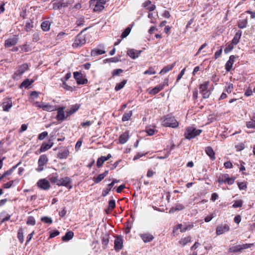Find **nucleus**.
<instances>
[{
    "label": "nucleus",
    "mask_w": 255,
    "mask_h": 255,
    "mask_svg": "<svg viewBox=\"0 0 255 255\" xmlns=\"http://www.w3.org/2000/svg\"><path fill=\"white\" fill-rule=\"evenodd\" d=\"M28 68V65L26 63H24L20 66L17 71L14 74L13 78L15 79L16 77L20 76Z\"/></svg>",
    "instance_id": "nucleus-10"
},
{
    "label": "nucleus",
    "mask_w": 255,
    "mask_h": 255,
    "mask_svg": "<svg viewBox=\"0 0 255 255\" xmlns=\"http://www.w3.org/2000/svg\"><path fill=\"white\" fill-rule=\"evenodd\" d=\"M123 72V70H122V69H115L113 72V73H112L113 76L114 77L115 76L119 75L120 73H122Z\"/></svg>",
    "instance_id": "nucleus-64"
},
{
    "label": "nucleus",
    "mask_w": 255,
    "mask_h": 255,
    "mask_svg": "<svg viewBox=\"0 0 255 255\" xmlns=\"http://www.w3.org/2000/svg\"><path fill=\"white\" fill-rule=\"evenodd\" d=\"M132 114V111H130L128 113H125L123 117H122V121L123 122H126L128 121L130 117H131Z\"/></svg>",
    "instance_id": "nucleus-37"
},
{
    "label": "nucleus",
    "mask_w": 255,
    "mask_h": 255,
    "mask_svg": "<svg viewBox=\"0 0 255 255\" xmlns=\"http://www.w3.org/2000/svg\"><path fill=\"white\" fill-rule=\"evenodd\" d=\"M230 229L229 226L227 224L218 226L216 229L217 234L219 235L228 232Z\"/></svg>",
    "instance_id": "nucleus-14"
},
{
    "label": "nucleus",
    "mask_w": 255,
    "mask_h": 255,
    "mask_svg": "<svg viewBox=\"0 0 255 255\" xmlns=\"http://www.w3.org/2000/svg\"><path fill=\"white\" fill-rule=\"evenodd\" d=\"M209 82H205L200 85V92L202 94L204 99L208 98L211 94V92L208 90Z\"/></svg>",
    "instance_id": "nucleus-4"
},
{
    "label": "nucleus",
    "mask_w": 255,
    "mask_h": 255,
    "mask_svg": "<svg viewBox=\"0 0 255 255\" xmlns=\"http://www.w3.org/2000/svg\"><path fill=\"white\" fill-rule=\"evenodd\" d=\"M247 21L246 20H242L239 22L238 27L240 28H244L246 27Z\"/></svg>",
    "instance_id": "nucleus-59"
},
{
    "label": "nucleus",
    "mask_w": 255,
    "mask_h": 255,
    "mask_svg": "<svg viewBox=\"0 0 255 255\" xmlns=\"http://www.w3.org/2000/svg\"><path fill=\"white\" fill-rule=\"evenodd\" d=\"M61 81L62 82V87L67 90L71 91L73 89V88L70 86H68L66 82L63 79H61Z\"/></svg>",
    "instance_id": "nucleus-48"
},
{
    "label": "nucleus",
    "mask_w": 255,
    "mask_h": 255,
    "mask_svg": "<svg viewBox=\"0 0 255 255\" xmlns=\"http://www.w3.org/2000/svg\"><path fill=\"white\" fill-rule=\"evenodd\" d=\"M116 207V202L114 200H111L109 202V210H112Z\"/></svg>",
    "instance_id": "nucleus-52"
},
{
    "label": "nucleus",
    "mask_w": 255,
    "mask_h": 255,
    "mask_svg": "<svg viewBox=\"0 0 255 255\" xmlns=\"http://www.w3.org/2000/svg\"><path fill=\"white\" fill-rule=\"evenodd\" d=\"M85 22V18L84 17H80L76 21V24L78 26L82 25Z\"/></svg>",
    "instance_id": "nucleus-56"
},
{
    "label": "nucleus",
    "mask_w": 255,
    "mask_h": 255,
    "mask_svg": "<svg viewBox=\"0 0 255 255\" xmlns=\"http://www.w3.org/2000/svg\"><path fill=\"white\" fill-rule=\"evenodd\" d=\"M141 51L136 50L133 49H130L128 51V56L132 59H135L137 58L140 54L141 53Z\"/></svg>",
    "instance_id": "nucleus-18"
},
{
    "label": "nucleus",
    "mask_w": 255,
    "mask_h": 255,
    "mask_svg": "<svg viewBox=\"0 0 255 255\" xmlns=\"http://www.w3.org/2000/svg\"><path fill=\"white\" fill-rule=\"evenodd\" d=\"M48 135V132L47 131H44L38 135V139L39 140H43Z\"/></svg>",
    "instance_id": "nucleus-60"
},
{
    "label": "nucleus",
    "mask_w": 255,
    "mask_h": 255,
    "mask_svg": "<svg viewBox=\"0 0 255 255\" xmlns=\"http://www.w3.org/2000/svg\"><path fill=\"white\" fill-rule=\"evenodd\" d=\"M33 26L32 22L31 21V20H30L29 21H27L26 23V24L25 26V29L27 31H28L30 30L33 28Z\"/></svg>",
    "instance_id": "nucleus-46"
},
{
    "label": "nucleus",
    "mask_w": 255,
    "mask_h": 255,
    "mask_svg": "<svg viewBox=\"0 0 255 255\" xmlns=\"http://www.w3.org/2000/svg\"><path fill=\"white\" fill-rule=\"evenodd\" d=\"M193 227V224L186 225L184 224L182 229H181V232H185L187 230L191 229Z\"/></svg>",
    "instance_id": "nucleus-45"
},
{
    "label": "nucleus",
    "mask_w": 255,
    "mask_h": 255,
    "mask_svg": "<svg viewBox=\"0 0 255 255\" xmlns=\"http://www.w3.org/2000/svg\"><path fill=\"white\" fill-rule=\"evenodd\" d=\"M49 142L50 143H43L40 147V151L44 152L50 148L53 145V142H51L50 140H49Z\"/></svg>",
    "instance_id": "nucleus-29"
},
{
    "label": "nucleus",
    "mask_w": 255,
    "mask_h": 255,
    "mask_svg": "<svg viewBox=\"0 0 255 255\" xmlns=\"http://www.w3.org/2000/svg\"><path fill=\"white\" fill-rule=\"evenodd\" d=\"M109 242V235L106 234L102 238V244L105 246L104 248H105V247L107 246Z\"/></svg>",
    "instance_id": "nucleus-38"
},
{
    "label": "nucleus",
    "mask_w": 255,
    "mask_h": 255,
    "mask_svg": "<svg viewBox=\"0 0 255 255\" xmlns=\"http://www.w3.org/2000/svg\"><path fill=\"white\" fill-rule=\"evenodd\" d=\"M229 177V175L228 174H221L218 177V182L220 184H222L224 182H226Z\"/></svg>",
    "instance_id": "nucleus-32"
},
{
    "label": "nucleus",
    "mask_w": 255,
    "mask_h": 255,
    "mask_svg": "<svg viewBox=\"0 0 255 255\" xmlns=\"http://www.w3.org/2000/svg\"><path fill=\"white\" fill-rule=\"evenodd\" d=\"M201 129H197L193 127H189L187 128L186 131L184 133L186 138L191 139L199 135L202 132Z\"/></svg>",
    "instance_id": "nucleus-3"
},
{
    "label": "nucleus",
    "mask_w": 255,
    "mask_h": 255,
    "mask_svg": "<svg viewBox=\"0 0 255 255\" xmlns=\"http://www.w3.org/2000/svg\"><path fill=\"white\" fill-rule=\"evenodd\" d=\"M191 241V238L190 236L182 238L179 241V244L183 246H185L187 243Z\"/></svg>",
    "instance_id": "nucleus-34"
},
{
    "label": "nucleus",
    "mask_w": 255,
    "mask_h": 255,
    "mask_svg": "<svg viewBox=\"0 0 255 255\" xmlns=\"http://www.w3.org/2000/svg\"><path fill=\"white\" fill-rule=\"evenodd\" d=\"M17 238L21 243H22L24 241L23 229L22 228H20L18 230L17 234Z\"/></svg>",
    "instance_id": "nucleus-39"
},
{
    "label": "nucleus",
    "mask_w": 255,
    "mask_h": 255,
    "mask_svg": "<svg viewBox=\"0 0 255 255\" xmlns=\"http://www.w3.org/2000/svg\"><path fill=\"white\" fill-rule=\"evenodd\" d=\"M155 71L154 70V69L152 68V67H150L148 70H147L146 71H145L144 72V74H150V75H151V74H155Z\"/></svg>",
    "instance_id": "nucleus-57"
},
{
    "label": "nucleus",
    "mask_w": 255,
    "mask_h": 255,
    "mask_svg": "<svg viewBox=\"0 0 255 255\" xmlns=\"http://www.w3.org/2000/svg\"><path fill=\"white\" fill-rule=\"evenodd\" d=\"M104 162L105 161H104V160L103 159V158L101 156L100 157L98 158L97 161V167H101L103 165Z\"/></svg>",
    "instance_id": "nucleus-61"
},
{
    "label": "nucleus",
    "mask_w": 255,
    "mask_h": 255,
    "mask_svg": "<svg viewBox=\"0 0 255 255\" xmlns=\"http://www.w3.org/2000/svg\"><path fill=\"white\" fill-rule=\"evenodd\" d=\"M162 125L164 127L175 128L178 126V123L174 117L167 115L163 120Z\"/></svg>",
    "instance_id": "nucleus-2"
},
{
    "label": "nucleus",
    "mask_w": 255,
    "mask_h": 255,
    "mask_svg": "<svg viewBox=\"0 0 255 255\" xmlns=\"http://www.w3.org/2000/svg\"><path fill=\"white\" fill-rule=\"evenodd\" d=\"M176 62H174L171 65H168L165 66L160 72V73H166L172 70V68L175 66Z\"/></svg>",
    "instance_id": "nucleus-30"
},
{
    "label": "nucleus",
    "mask_w": 255,
    "mask_h": 255,
    "mask_svg": "<svg viewBox=\"0 0 255 255\" xmlns=\"http://www.w3.org/2000/svg\"><path fill=\"white\" fill-rule=\"evenodd\" d=\"M237 57L234 55H231L230 56L229 60L225 64V69L227 72H229L231 70L233 64Z\"/></svg>",
    "instance_id": "nucleus-13"
},
{
    "label": "nucleus",
    "mask_w": 255,
    "mask_h": 255,
    "mask_svg": "<svg viewBox=\"0 0 255 255\" xmlns=\"http://www.w3.org/2000/svg\"><path fill=\"white\" fill-rule=\"evenodd\" d=\"M18 164H17V165L13 166L10 169H9L7 171H5L4 172L5 173V175H6V176H8V175H11L12 174V172L13 171V170L17 167V166H18Z\"/></svg>",
    "instance_id": "nucleus-54"
},
{
    "label": "nucleus",
    "mask_w": 255,
    "mask_h": 255,
    "mask_svg": "<svg viewBox=\"0 0 255 255\" xmlns=\"http://www.w3.org/2000/svg\"><path fill=\"white\" fill-rule=\"evenodd\" d=\"M205 152L212 160L215 159V153L211 147H207L205 149Z\"/></svg>",
    "instance_id": "nucleus-20"
},
{
    "label": "nucleus",
    "mask_w": 255,
    "mask_h": 255,
    "mask_svg": "<svg viewBox=\"0 0 255 255\" xmlns=\"http://www.w3.org/2000/svg\"><path fill=\"white\" fill-rule=\"evenodd\" d=\"M65 109V107H61L58 108H56V110L57 111V115L56 116V119L58 121L62 122L67 117V115L65 116L64 114V110Z\"/></svg>",
    "instance_id": "nucleus-7"
},
{
    "label": "nucleus",
    "mask_w": 255,
    "mask_h": 255,
    "mask_svg": "<svg viewBox=\"0 0 255 255\" xmlns=\"http://www.w3.org/2000/svg\"><path fill=\"white\" fill-rule=\"evenodd\" d=\"M42 109L46 111L52 112L56 110V107L44 103L43 106H42Z\"/></svg>",
    "instance_id": "nucleus-25"
},
{
    "label": "nucleus",
    "mask_w": 255,
    "mask_h": 255,
    "mask_svg": "<svg viewBox=\"0 0 255 255\" xmlns=\"http://www.w3.org/2000/svg\"><path fill=\"white\" fill-rule=\"evenodd\" d=\"M127 82V80H124L123 81H122L121 82H120L119 83H117L115 88V91H118L120 90L121 89H122V88H123V87L125 86V85H126Z\"/></svg>",
    "instance_id": "nucleus-36"
},
{
    "label": "nucleus",
    "mask_w": 255,
    "mask_h": 255,
    "mask_svg": "<svg viewBox=\"0 0 255 255\" xmlns=\"http://www.w3.org/2000/svg\"><path fill=\"white\" fill-rule=\"evenodd\" d=\"M246 126L249 128H255V121L252 119L251 121L247 122Z\"/></svg>",
    "instance_id": "nucleus-44"
},
{
    "label": "nucleus",
    "mask_w": 255,
    "mask_h": 255,
    "mask_svg": "<svg viewBox=\"0 0 255 255\" xmlns=\"http://www.w3.org/2000/svg\"><path fill=\"white\" fill-rule=\"evenodd\" d=\"M234 48V44L232 43L228 44L226 48L224 49V52L227 54L231 51Z\"/></svg>",
    "instance_id": "nucleus-49"
},
{
    "label": "nucleus",
    "mask_w": 255,
    "mask_h": 255,
    "mask_svg": "<svg viewBox=\"0 0 255 255\" xmlns=\"http://www.w3.org/2000/svg\"><path fill=\"white\" fill-rule=\"evenodd\" d=\"M80 107V104H76L75 105L72 106L70 109H68L66 111V114L67 115V117H69L76 111H77Z\"/></svg>",
    "instance_id": "nucleus-16"
},
{
    "label": "nucleus",
    "mask_w": 255,
    "mask_h": 255,
    "mask_svg": "<svg viewBox=\"0 0 255 255\" xmlns=\"http://www.w3.org/2000/svg\"><path fill=\"white\" fill-rule=\"evenodd\" d=\"M49 179L52 183L56 184L58 185V183H59V179H58V175L57 173L51 175L49 176Z\"/></svg>",
    "instance_id": "nucleus-28"
},
{
    "label": "nucleus",
    "mask_w": 255,
    "mask_h": 255,
    "mask_svg": "<svg viewBox=\"0 0 255 255\" xmlns=\"http://www.w3.org/2000/svg\"><path fill=\"white\" fill-rule=\"evenodd\" d=\"M17 43V40L16 38H9L5 41V46L6 47H9L13 46Z\"/></svg>",
    "instance_id": "nucleus-23"
},
{
    "label": "nucleus",
    "mask_w": 255,
    "mask_h": 255,
    "mask_svg": "<svg viewBox=\"0 0 255 255\" xmlns=\"http://www.w3.org/2000/svg\"><path fill=\"white\" fill-rule=\"evenodd\" d=\"M74 77L76 80L77 84L79 85L85 84L88 82V80L86 79L83 78L82 74L80 72H74Z\"/></svg>",
    "instance_id": "nucleus-11"
},
{
    "label": "nucleus",
    "mask_w": 255,
    "mask_h": 255,
    "mask_svg": "<svg viewBox=\"0 0 255 255\" xmlns=\"http://www.w3.org/2000/svg\"><path fill=\"white\" fill-rule=\"evenodd\" d=\"M238 185L240 190H245L247 187L245 182H238Z\"/></svg>",
    "instance_id": "nucleus-62"
},
{
    "label": "nucleus",
    "mask_w": 255,
    "mask_h": 255,
    "mask_svg": "<svg viewBox=\"0 0 255 255\" xmlns=\"http://www.w3.org/2000/svg\"><path fill=\"white\" fill-rule=\"evenodd\" d=\"M140 237L144 243L151 242L154 239L153 235L148 233L141 234Z\"/></svg>",
    "instance_id": "nucleus-17"
},
{
    "label": "nucleus",
    "mask_w": 255,
    "mask_h": 255,
    "mask_svg": "<svg viewBox=\"0 0 255 255\" xmlns=\"http://www.w3.org/2000/svg\"><path fill=\"white\" fill-rule=\"evenodd\" d=\"M41 220L45 223L48 224H51L52 223V220L48 217H43L41 218Z\"/></svg>",
    "instance_id": "nucleus-50"
},
{
    "label": "nucleus",
    "mask_w": 255,
    "mask_h": 255,
    "mask_svg": "<svg viewBox=\"0 0 255 255\" xmlns=\"http://www.w3.org/2000/svg\"><path fill=\"white\" fill-rule=\"evenodd\" d=\"M105 177L102 174H99L97 177H94L93 178V180L96 183H99Z\"/></svg>",
    "instance_id": "nucleus-43"
},
{
    "label": "nucleus",
    "mask_w": 255,
    "mask_h": 255,
    "mask_svg": "<svg viewBox=\"0 0 255 255\" xmlns=\"http://www.w3.org/2000/svg\"><path fill=\"white\" fill-rule=\"evenodd\" d=\"M64 3L61 2H55L53 4V8L54 9H60L63 6H64Z\"/></svg>",
    "instance_id": "nucleus-40"
},
{
    "label": "nucleus",
    "mask_w": 255,
    "mask_h": 255,
    "mask_svg": "<svg viewBox=\"0 0 255 255\" xmlns=\"http://www.w3.org/2000/svg\"><path fill=\"white\" fill-rule=\"evenodd\" d=\"M73 232L72 231H69L66 233L65 236L62 237V239L63 241H68L73 238Z\"/></svg>",
    "instance_id": "nucleus-31"
},
{
    "label": "nucleus",
    "mask_w": 255,
    "mask_h": 255,
    "mask_svg": "<svg viewBox=\"0 0 255 255\" xmlns=\"http://www.w3.org/2000/svg\"><path fill=\"white\" fill-rule=\"evenodd\" d=\"M26 224L28 225L34 226L35 224V220L33 217L29 216L27 218Z\"/></svg>",
    "instance_id": "nucleus-42"
},
{
    "label": "nucleus",
    "mask_w": 255,
    "mask_h": 255,
    "mask_svg": "<svg viewBox=\"0 0 255 255\" xmlns=\"http://www.w3.org/2000/svg\"><path fill=\"white\" fill-rule=\"evenodd\" d=\"M48 162V158L46 155H41L38 159V167L36 169L38 172H40L43 170V166Z\"/></svg>",
    "instance_id": "nucleus-6"
},
{
    "label": "nucleus",
    "mask_w": 255,
    "mask_h": 255,
    "mask_svg": "<svg viewBox=\"0 0 255 255\" xmlns=\"http://www.w3.org/2000/svg\"><path fill=\"white\" fill-rule=\"evenodd\" d=\"M34 82L33 80L30 81L28 79L24 80L20 85L19 87L22 88L23 87L27 88Z\"/></svg>",
    "instance_id": "nucleus-33"
},
{
    "label": "nucleus",
    "mask_w": 255,
    "mask_h": 255,
    "mask_svg": "<svg viewBox=\"0 0 255 255\" xmlns=\"http://www.w3.org/2000/svg\"><path fill=\"white\" fill-rule=\"evenodd\" d=\"M241 247V251L244 249H246L248 248H251L254 246L253 244H245L242 245H240Z\"/></svg>",
    "instance_id": "nucleus-55"
},
{
    "label": "nucleus",
    "mask_w": 255,
    "mask_h": 255,
    "mask_svg": "<svg viewBox=\"0 0 255 255\" xmlns=\"http://www.w3.org/2000/svg\"><path fill=\"white\" fill-rule=\"evenodd\" d=\"M105 53H106V51H105L104 50L94 49L91 51V54L92 56H96L97 55L105 54Z\"/></svg>",
    "instance_id": "nucleus-35"
},
{
    "label": "nucleus",
    "mask_w": 255,
    "mask_h": 255,
    "mask_svg": "<svg viewBox=\"0 0 255 255\" xmlns=\"http://www.w3.org/2000/svg\"><path fill=\"white\" fill-rule=\"evenodd\" d=\"M113 186H108V187L104 190L102 192V196L105 197L107 196L109 193L110 191L112 189Z\"/></svg>",
    "instance_id": "nucleus-58"
},
{
    "label": "nucleus",
    "mask_w": 255,
    "mask_h": 255,
    "mask_svg": "<svg viewBox=\"0 0 255 255\" xmlns=\"http://www.w3.org/2000/svg\"><path fill=\"white\" fill-rule=\"evenodd\" d=\"M128 134L126 132L122 134L119 137V142L121 144L125 143L128 139Z\"/></svg>",
    "instance_id": "nucleus-24"
},
{
    "label": "nucleus",
    "mask_w": 255,
    "mask_h": 255,
    "mask_svg": "<svg viewBox=\"0 0 255 255\" xmlns=\"http://www.w3.org/2000/svg\"><path fill=\"white\" fill-rule=\"evenodd\" d=\"M131 31V28L128 26L126 28L124 32L122 33L121 37L123 38L126 37L130 33Z\"/></svg>",
    "instance_id": "nucleus-41"
},
{
    "label": "nucleus",
    "mask_w": 255,
    "mask_h": 255,
    "mask_svg": "<svg viewBox=\"0 0 255 255\" xmlns=\"http://www.w3.org/2000/svg\"><path fill=\"white\" fill-rule=\"evenodd\" d=\"M242 35V32L240 31H238L236 32L235 34L233 39L232 40V43L234 44H237L239 42V40L241 38Z\"/></svg>",
    "instance_id": "nucleus-27"
},
{
    "label": "nucleus",
    "mask_w": 255,
    "mask_h": 255,
    "mask_svg": "<svg viewBox=\"0 0 255 255\" xmlns=\"http://www.w3.org/2000/svg\"><path fill=\"white\" fill-rule=\"evenodd\" d=\"M37 184L39 188L45 190L49 189L50 187L49 181L45 179L39 180Z\"/></svg>",
    "instance_id": "nucleus-9"
},
{
    "label": "nucleus",
    "mask_w": 255,
    "mask_h": 255,
    "mask_svg": "<svg viewBox=\"0 0 255 255\" xmlns=\"http://www.w3.org/2000/svg\"><path fill=\"white\" fill-rule=\"evenodd\" d=\"M12 106V101L10 99L7 98L4 100L2 103L3 110L5 112H8Z\"/></svg>",
    "instance_id": "nucleus-15"
},
{
    "label": "nucleus",
    "mask_w": 255,
    "mask_h": 255,
    "mask_svg": "<svg viewBox=\"0 0 255 255\" xmlns=\"http://www.w3.org/2000/svg\"><path fill=\"white\" fill-rule=\"evenodd\" d=\"M184 206L181 204H177L174 207H172L170 208L169 213H173L174 212L177 211H180L184 209Z\"/></svg>",
    "instance_id": "nucleus-22"
},
{
    "label": "nucleus",
    "mask_w": 255,
    "mask_h": 255,
    "mask_svg": "<svg viewBox=\"0 0 255 255\" xmlns=\"http://www.w3.org/2000/svg\"><path fill=\"white\" fill-rule=\"evenodd\" d=\"M13 184V181H10L3 185V187L5 189H8L11 187Z\"/></svg>",
    "instance_id": "nucleus-63"
},
{
    "label": "nucleus",
    "mask_w": 255,
    "mask_h": 255,
    "mask_svg": "<svg viewBox=\"0 0 255 255\" xmlns=\"http://www.w3.org/2000/svg\"><path fill=\"white\" fill-rule=\"evenodd\" d=\"M69 153V150L67 149H64L60 151L57 154V157L60 159H64L67 157Z\"/></svg>",
    "instance_id": "nucleus-21"
},
{
    "label": "nucleus",
    "mask_w": 255,
    "mask_h": 255,
    "mask_svg": "<svg viewBox=\"0 0 255 255\" xmlns=\"http://www.w3.org/2000/svg\"><path fill=\"white\" fill-rule=\"evenodd\" d=\"M82 32V31L76 37L74 42L73 44V47L76 48L81 46L86 43L85 36L81 34Z\"/></svg>",
    "instance_id": "nucleus-5"
},
{
    "label": "nucleus",
    "mask_w": 255,
    "mask_h": 255,
    "mask_svg": "<svg viewBox=\"0 0 255 255\" xmlns=\"http://www.w3.org/2000/svg\"><path fill=\"white\" fill-rule=\"evenodd\" d=\"M114 248L116 251H119L123 247V240L120 237H118L115 240Z\"/></svg>",
    "instance_id": "nucleus-12"
},
{
    "label": "nucleus",
    "mask_w": 255,
    "mask_h": 255,
    "mask_svg": "<svg viewBox=\"0 0 255 255\" xmlns=\"http://www.w3.org/2000/svg\"><path fill=\"white\" fill-rule=\"evenodd\" d=\"M230 252L233 253L240 252L241 251L240 246L233 247L230 249Z\"/></svg>",
    "instance_id": "nucleus-47"
},
{
    "label": "nucleus",
    "mask_w": 255,
    "mask_h": 255,
    "mask_svg": "<svg viewBox=\"0 0 255 255\" xmlns=\"http://www.w3.org/2000/svg\"><path fill=\"white\" fill-rule=\"evenodd\" d=\"M59 183H58V186H65L68 187L69 189H71L72 187V186L70 185L71 184V179L69 177L66 176L64 178H62L59 179Z\"/></svg>",
    "instance_id": "nucleus-8"
},
{
    "label": "nucleus",
    "mask_w": 255,
    "mask_h": 255,
    "mask_svg": "<svg viewBox=\"0 0 255 255\" xmlns=\"http://www.w3.org/2000/svg\"><path fill=\"white\" fill-rule=\"evenodd\" d=\"M233 89V85L231 83H227V86H226V91L228 93H231Z\"/></svg>",
    "instance_id": "nucleus-51"
},
{
    "label": "nucleus",
    "mask_w": 255,
    "mask_h": 255,
    "mask_svg": "<svg viewBox=\"0 0 255 255\" xmlns=\"http://www.w3.org/2000/svg\"><path fill=\"white\" fill-rule=\"evenodd\" d=\"M243 202L242 200H238L235 202L234 204L233 205V207L236 208L238 207H241L242 206Z\"/></svg>",
    "instance_id": "nucleus-53"
},
{
    "label": "nucleus",
    "mask_w": 255,
    "mask_h": 255,
    "mask_svg": "<svg viewBox=\"0 0 255 255\" xmlns=\"http://www.w3.org/2000/svg\"><path fill=\"white\" fill-rule=\"evenodd\" d=\"M106 0H91L90 6L93 8L94 11H101L104 8Z\"/></svg>",
    "instance_id": "nucleus-1"
},
{
    "label": "nucleus",
    "mask_w": 255,
    "mask_h": 255,
    "mask_svg": "<svg viewBox=\"0 0 255 255\" xmlns=\"http://www.w3.org/2000/svg\"><path fill=\"white\" fill-rule=\"evenodd\" d=\"M164 87V84H160L148 91L150 94L155 95L161 91Z\"/></svg>",
    "instance_id": "nucleus-19"
},
{
    "label": "nucleus",
    "mask_w": 255,
    "mask_h": 255,
    "mask_svg": "<svg viewBox=\"0 0 255 255\" xmlns=\"http://www.w3.org/2000/svg\"><path fill=\"white\" fill-rule=\"evenodd\" d=\"M51 22L46 20L43 21L41 24L42 29L44 31H47L50 29Z\"/></svg>",
    "instance_id": "nucleus-26"
}]
</instances>
